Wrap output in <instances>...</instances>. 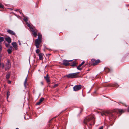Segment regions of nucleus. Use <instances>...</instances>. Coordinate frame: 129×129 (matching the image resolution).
Returning a JSON list of instances; mask_svg holds the SVG:
<instances>
[{
    "label": "nucleus",
    "mask_w": 129,
    "mask_h": 129,
    "mask_svg": "<svg viewBox=\"0 0 129 129\" xmlns=\"http://www.w3.org/2000/svg\"><path fill=\"white\" fill-rule=\"evenodd\" d=\"M5 45H6V47H8V44H5Z\"/></svg>",
    "instance_id": "c9c22d12"
},
{
    "label": "nucleus",
    "mask_w": 129,
    "mask_h": 129,
    "mask_svg": "<svg viewBox=\"0 0 129 129\" xmlns=\"http://www.w3.org/2000/svg\"><path fill=\"white\" fill-rule=\"evenodd\" d=\"M9 49L12 51L13 50V48L12 46H10L9 47Z\"/></svg>",
    "instance_id": "a878e982"
},
{
    "label": "nucleus",
    "mask_w": 129,
    "mask_h": 129,
    "mask_svg": "<svg viewBox=\"0 0 129 129\" xmlns=\"http://www.w3.org/2000/svg\"><path fill=\"white\" fill-rule=\"evenodd\" d=\"M26 24L27 26L29 27V28H30V27H31L30 24L28 23L27 22H26Z\"/></svg>",
    "instance_id": "6ab92c4d"
},
{
    "label": "nucleus",
    "mask_w": 129,
    "mask_h": 129,
    "mask_svg": "<svg viewBox=\"0 0 129 129\" xmlns=\"http://www.w3.org/2000/svg\"><path fill=\"white\" fill-rule=\"evenodd\" d=\"M85 63V62L84 61H83L80 64L78 67H77V69L80 70H82V69L80 68V67L83 64Z\"/></svg>",
    "instance_id": "6e6552de"
},
{
    "label": "nucleus",
    "mask_w": 129,
    "mask_h": 129,
    "mask_svg": "<svg viewBox=\"0 0 129 129\" xmlns=\"http://www.w3.org/2000/svg\"><path fill=\"white\" fill-rule=\"evenodd\" d=\"M0 8H3V6L1 4H0Z\"/></svg>",
    "instance_id": "cd10ccee"
},
{
    "label": "nucleus",
    "mask_w": 129,
    "mask_h": 129,
    "mask_svg": "<svg viewBox=\"0 0 129 129\" xmlns=\"http://www.w3.org/2000/svg\"><path fill=\"white\" fill-rule=\"evenodd\" d=\"M81 85H75L73 88V90L75 91H77L81 89Z\"/></svg>",
    "instance_id": "39448f33"
},
{
    "label": "nucleus",
    "mask_w": 129,
    "mask_h": 129,
    "mask_svg": "<svg viewBox=\"0 0 129 129\" xmlns=\"http://www.w3.org/2000/svg\"><path fill=\"white\" fill-rule=\"evenodd\" d=\"M39 57V59L42 60L43 59V56L44 55V54L41 53H40L38 55Z\"/></svg>",
    "instance_id": "1a4fd4ad"
},
{
    "label": "nucleus",
    "mask_w": 129,
    "mask_h": 129,
    "mask_svg": "<svg viewBox=\"0 0 129 129\" xmlns=\"http://www.w3.org/2000/svg\"><path fill=\"white\" fill-rule=\"evenodd\" d=\"M127 111L128 112H129V107H128V108Z\"/></svg>",
    "instance_id": "a19ab883"
},
{
    "label": "nucleus",
    "mask_w": 129,
    "mask_h": 129,
    "mask_svg": "<svg viewBox=\"0 0 129 129\" xmlns=\"http://www.w3.org/2000/svg\"><path fill=\"white\" fill-rule=\"evenodd\" d=\"M9 33L10 34L15 35V33L12 30L9 29Z\"/></svg>",
    "instance_id": "9d476101"
},
{
    "label": "nucleus",
    "mask_w": 129,
    "mask_h": 129,
    "mask_svg": "<svg viewBox=\"0 0 129 129\" xmlns=\"http://www.w3.org/2000/svg\"><path fill=\"white\" fill-rule=\"evenodd\" d=\"M79 74V72L71 73L64 76V77H67L69 78H75L77 77V75Z\"/></svg>",
    "instance_id": "f03ea898"
},
{
    "label": "nucleus",
    "mask_w": 129,
    "mask_h": 129,
    "mask_svg": "<svg viewBox=\"0 0 129 129\" xmlns=\"http://www.w3.org/2000/svg\"><path fill=\"white\" fill-rule=\"evenodd\" d=\"M92 64L94 66L97 65L98 63L100 62V60L99 59L95 60L94 59H92L91 60Z\"/></svg>",
    "instance_id": "20e7f679"
},
{
    "label": "nucleus",
    "mask_w": 129,
    "mask_h": 129,
    "mask_svg": "<svg viewBox=\"0 0 129 129\" xmlns=\"http://www.w3.org/2000/svg\"><path fill=\"white\" fill-rule=\"evenodd\" d=\"M0 129H2L0 127Z\"/></svg>",
    "instance_id": "09e8293b"
},
{
    "label": "nucleus",
    "mask_w": 129,
    "mask_h": 129,
    "mask_svg": "<svg viewBox=\"0 0 129 129\" xmlns=\"http://www.w3.org/2000/svg\"><path fill=\"white\" fill-rule=\"evenodd\" d=\"M51 55V54H46V55L47 56H48V55L49 56V55Z\"/></svg>",
    "instance_id": "4c0bfd02"
},
{
    "label": "nucleus",
    "mask_w": 129,
    "mask_h": 129,
    "mask_svg": "<svg viewBox=\"0 0 129 129\" xmlns=\"http://www.w3.org/2000/svg\"><path fill=\"white\" fill-rule=\"evenodd\" d=\"M102 114V115L103 116H104V115H106V114L105 113H102L101 114Z\"/></svg>",
    "instance_id": "f704fd0d"
},
{
    "label": "nucleus",
    "mask_w": 129,
    "mask_h": 129,
    "mask_svg": "<svg viewBox=\"0 0 129 129\" xmlns=\"http://www.w3.org/2000/svg\"><path fill=\"white\" fill-rule=\"evenodd\" d=\"M4 40V38L3 37H0V46H1L2 42Z\"/></svg>",
    "instance_id": "f8f14e48"
},
{
    "label": "nucleus",
    "mask_w": 129,
    "mask_h": 129,
    "mask_svg": "<svg viewBox=\"0 0 129 129\" xmlns=\"http://www.w3.org/2000/svg\"><path fill=\"white\" fill-rule=\"evenodd\" d=\"M7 31L8 32V30H7Z\"/></svg>",
    "instance_id": "de8ad7c7"
},
{
    "label": "nucleus",
    "mask_w": 129,
    "mask_h": 129,
    "mask_svg": "<svg viewBox=\"0 0 129 129\" xmlns=\"http://www.w3.org/2000/svg\"><path fill=\"white\" fill-rule=\"evenodd\" d=\"M7 51L8 52V49L7 50Z\"/></svg>",
    "instance_id": "a18cd8bd"
},
{
    "label": "nucleus",
    "mask_w": 129,
    "mask_h": 129,
    "mask_svg": "<svg viewBox=\"0 0 129 129\" xmlns=\"http://www.w3.org/2000/svg\"><path fill=\"white\" fill-rule=\"evenodd\" d=\"M118 112L119 113H120V114H121V113H123L124 112V111L122 110H120L119 109L118 110Z\"/></svg>",
    "instance_id": "2eb2a0df"
},
{
    "label": "nucleus",
    "mask_w": 129,
    "mask_h": 129,
    "mask_svg": "<svg viewBox=\"0 0 129 129\" xmlns=\"http://www.w3.org/2000/svg\"><path fill=\"white\" fill-rule=\"evenodd\" d=\"M33 35H34V36L35 37H37V34L36 31H34V32L33 33Z\"/></svg>",
    "instance_id": "f3484780"
},
{
    "label": "nucleus",
    "mask_w": 129,
    "mask_h": 129,
    "mask_svg": "<svg viewBox=\"0 0 129 129\" xmlns=\"http://www.w3.org/2000/svg\"><path fill=\"white\" fill-rule=\"evenodd\" d=\"M19 12L20 13V14H22V15H23L22 13H21V12H20V11H19Z\"/></svg>",
    "instance_id": "79ce46f5"
},
{
    "label": "nucleus",
    "mask_w": 129,
    "mask_h": 129,
    "mask_svg": "<svg viewBox=\"0 0 129 129\" xmlns=\"http://www.w3.org/2000/svg\"><path fill=\"white\" fill-rule=\"evenodd\" d=\"M8 63H9V62H8Z\"/></svg>",
    "instance_id": "8fccbe9b"
},
{
    "label": "nucleus",
    "mask_w": 129,
    "mask_h": 129,
    "mask_svg": "<svg viewBox=\"0 0 129 129\" xmlns=\"http://www.w3.org/2000/svg\"><path fill=\"white\" fill-rule=\"evenodd\" d=\"M12 52V51L11 50H9V54H10L11 53V52Z\"/></svg>",
    "instance_id": "c85d7f7f"
},
{
    "label": "nucleus",
    "mask_w": 129,
    "mask_h": 129,
    "mask_svg": "<svg viewBox=\"0 0 129 129\" xmlns=\"http://www.w3.org/2000/svg\"><path fill=\"white\" fill-rule=\"evenodd\" d=\"M107 113L108 114H109L110 116H111L112 117H113V114H111L110 113H109V112L108 111H107L106 112V113Z\"/></svg>",
    "instance_id": "a211bd4d"
},
{
    "label": "nucleus",
    "mask_w": 129,
    "mask_h": 129,
    "mask_svg": "<svg viewBox=\"0 0 129 129\" xmlns=\"http://www.w3.org/2000/svg\"><path fill=\"white\" fill-rule=\"evenodd\" d=\"M30 29L33 32H34L35 31V29L32 27H30Z\"/></svg>",
    "instance_id": "4be33fe9"
},
{
    "label": "nucleus",
    "mask_w": 129,
    "mask_h": 129,
    "mask_svg": "<svg viewBox=\"0 0 129 129\" xmlns=\"http://www.w3.org/2000/svg\"><path fill=\"white\" fill-rule=\"evenodd\" d=\"M8 9H10L8 8ZM10 9V10H11V9Z\"/></svg>",
    "instance_id": "49530a36"
},
{
    "label": "nucleus",
    "mask_w": 129,
    "mask_h": 129,
    "mask_svg": "<svg viewBox=\"0 0 129 129\" xmlns=\"http://www.w3.org/2000/svg\"><path fill=\"white\" fill-rule=\"evenodd\" d=\"M58 84H55L53 86V88H55L57 87V86H58Z\"/></svg>",
    "instance_id": "5701e85b"
},
{
    "label": "nucleus",
    "mask_w": 129,
    "mask_h": 129,
    "mask_svg": "<svg viewBox=\"0 0 129 129\" xmlns=\"http://www.w3.org/2000/svg\"><path fill=\"white\" fill-rule=\"evenodd\" d=\"M48 74H47V75H46V76H45L44 77V78H48Z\"/></svg>",
    "instance_id": "72a5a7b5"
},
{
    "label": "nucleus",
    "mask_w": 129,
    "mask_h": 129,
    "mask_svg": "<svg viewBox=\"0 0 129 129\" xmlns=\"http://www.w3.org/2000/svg\"><path fill=\"white\" fill-rule=\"evenodd\" d=\"M16 129H19L18 128H16Z\"/></svg>",
    "instance_id": "c03bdc74"
},
{
    "label": "nucleus",
    "mask_w": 129,
    "mask_h": 129,
    "mask_svg": "<svg viewBox=\"0 0 129 129\" xmlns=\"http://www.w3.org/2000/svg\"><path fill=\"white\" fill-rule=\"evenodd\" d=\"M45 79L46 81H47V82L48 83L50 82V79L49 78H44Z\"/></svg>",
    "instance_id": "dca6fc26"
},
{
    "label": "nucleus",
    "mask_w": 129,
    "mask_h": 129,
    "mask_svg": "<svg viewBox=\"0 0 129 129\" xmlns=\"http://www.w3.org/2000/svg\"><path fill=\"white\" fill-rule=\"evenodd\" d=\"M93 118H94V116L93 115H90L88 118H86L84 119V122L85 124H87V122H89L91 120L93 119Z\"/></svg>",
    "instance_id": "7ed1b4c3"
},
{
    "label": "nucleus",
    "mask_w": 129,
    "mask_h": 129,
    "mask_svg": "<svg viewBox=\"0 0 129 129\" xmlns=\"http://www.w3.org/2000/svg\"><path fill=\"white\" fill-rule=\"evenodd\" d=\"M6 77L7 78V79L8 78V76L7 75H6Z\"/></svg>",
    "instance_id": "37998d69"
},
{
    "label": "nucleus",
    "mask_w": 129,
    "mask_h": 129,
    "mask_svg": "<svg viewBox=\"0 0 129 129\" xmlns=\"http://www.w3.org/2000/svg\"><path fill=\"white\" fill-rule=\"evenodd\" d=\"M72 60H66L64 59L63 60L62 64L63 65L66 66H67L69 65V62L72 61Z\"/></svg>",
    "instance_id": "423d86ee"
},
{
    "label": "nucleus",
    "mask_w": 129,
    "mask_h": 129,
    "mask_svg": "<svg viewBox=\"0 0 129 129\" xmlns=\"http://www.w3.org/2000/svg\"><path fill=\"white\" fill-rule=\"evenodd\" d=\"M41 84H42V85H43V82H41Z\"/></svg>",
    "instance_id": "58836bf2"
},
{
    "label": "nucleus",
    "mask_w": 129,
    "mask_h": 129,
    "mask_svg": "<svg viewBox=\"0 0 129 129\" xmlns=\"http://www.w3.org/2000/svg\"><path fill=\"white\" fill-rule=\"evenodd\" d=\"M7 100L8 99V92H7Z\"/></svg>",
    "instance_id": "c756f323"
},
{
    "label": "nucleus",
    "mask_w": 129,
    "mask_h": 129,
    "mask_svg": "<svg viewBox=\"0 0 129 129\" xmlns=\"http://www.w3.org/2000/svg\"><path fill=\"white\" fill-rule=\"evenodd\" d=\"M76 62L75 61H74L73 62L72 64H71L70 66L73 67L75 66H76Z\"/></svg>",
    "instance_id": "ddd939ff"
},
{
    "label": "nucleus",
    "mask_w": 129,
    "mask_h": 129,
    "mask_svg": "<svg viewBox=\"0 0 129 129\" xmlns=\"http://www.w3.org/2000/svg\"><path fill=\"white\" fill-rule=\"evenodd\" d=\"M11 42V38L9 37V44Z\"/></svg>",
    "instance_id": "393cba45"
},
{
    "label": "nucleus",
    "mask_w": 129,
    "mask_h": 129,
    "mask_svg": "<svg viewBox=\"0 0 129 129\" xmlns=\"http://www.w3.org/2000/svg\"><path fill=\"white\" fill-rule=\"evenodd\" d=\"M5 40L7 42H8V38H5Z\"/></svg>",
    "instance_id": "2f4dec72"
},
{
    "label": "nucleus",
    "mask_w": 129,
    "mask_h": 129,
    "mask_svg": "<svg viewBox=\"0 0 129 129\" xmlns=\"http://www.w3.org/2000/svg\"><path fill=\"white\" fill-rule=\"evenodd\" d=\"M42 35L40 34H38V38L35 40V44L37 48H38L39 47V45L42 42Z\"/></svg>",
    "instance_id": "f257e3e1"
},
{
    "label": "nucleus",
    "mask_w": 129,
    "mask_h": 129,
    "mask_svg": "<svg viewBox=\"0 0 129 129\" xmlns=\"http://www.w3.org/2000/svg\"><path fill=\"white\" fill-rule=\"evenodd\" d=\"M12 45L15 50H17L18 49V46L16 42H13L12 43Z\"/></svg>",
    "instance_id": "0eeeda50"
},
{
    "label": "nucleus",
    "mask_w": 129,
    "mask_h": 129,
    "mask_svg": "<svg viewBox=\"0 0 129 129\" xmlns=\"http://www.w3.org/2000/svg\"><path fill=\"white\" fill-rule=\"evenodd\" d=\"M44 99L43 98H41L39 100V101L41 103L44 100Z\"/></svg>",
    "instance_id": "aec40b11"
},
{
    "label": "nucleus",
    "mask_w": 129,
    "mask_h": 129,
    "mask_svg": "<svg viewBox=\"0 0 129 129\" xmlns=\"http://www.w3.org/2000/svg\"><path fill=\"white\" fill-rule=\"evenodd\" d=\"M18 43H19V44L20 45H21V43H20V41H19H19H18Z\"/></svg>",
    "instance_id": "473e14b6"
},
{
    "label": "nucleus",
    "mask_w": 129,
    "mask_h": 129,
    "mask_svg": "<svg viewBox=\"0 0 129 129\" xmlns=\"http://www.w3.org/2000/svg\"><path fill=\"white\" fill-rule=\"evenodd\" d=\"M104 127L103 126L100 127L99 129H103Z\"/></svg>",
    "instance_id": "7c9ffc66"
},
{
    "label": "nucleus",
    "mask_w": 129,
    "mask_h": 129,
    "mask_svg": "<svg viewBox=\"0 0 129 129\" xmlns=\"http://www.w3.org/2000/svg\"><path fill=\"white\" fill-rule=\"evenodd\" d=\"M11 81H10L9 80V84L11 83Z\"/></svg>",
    "instance_id": "ea45409f"
},
{
    "label": "nucleus",
    "mask_w": 129,
    "mask_h": 129,
    "mask_svg": "<svg viewBox=\"0 0 129 129\" xmlns=\"http://www.w3.org/2000/svg\"><path fill=\"white\" fill-rule=\"evenodd\" d=\"M36 52L38 54L40 52V51L39 49H37L36 50Z\"/></svg>",
    "instance_id": "b1692460"
},
{
    "label": "nucleus",
    "mask_w": 129,
    "mask_h": 129,
    "mask_svg": "<svg viewBox=\"0 0 129 129\" xmlns=\"http://www.w3.org/2000/svg\"><path fill=\"white\" fill-rule=\"evenodd\" d=\"M2 50V46H0V52Z\"/></svg>",
    "instance_id": "e433bc0d"
},
{
    "label": "nucleus",
    "mask_w": 129,
    "mask_h": 129,
    "mask_svg": "<svg viewBox=\"0 0 129 129\" xmlns=\"http://www.w3.org/2000/svg\"><path fill=\"white\" fill-rule=\"evenodd\" d=\"M27 76L24 82V85L25 88L26 87Z\"/></svg>",
    "instance_id": "9b49d317"
},
{
    "label": "nucleus",
    "mask_w": 129,
    "mask_h": 129,
    "mask_svg": "<svg viewBox=\"0 0 129 129\" xmlns=\"http://www.w3.org/2000/svg\"><path fill=\"white\" fill-rule=\"evenodd\" d=\"M105 71L107 73L110 72V70L109 68H107L105 69Z\"/></svg>",
    "instance_id": "4468645a"
},
{
    "label": "nucleus",
    "mask_w": 129,
    "mask_h": 129,
    "mask_svg": "<svg viewBox=\"0 0 129 129\" xmlns=\"http://www.w3.org/2000/svg\"><path fill=\"white\" fill-rule=\"evenodd\" d=\"M41 103L39 101V102L37 103L36 104V105H39L40 104H41Z\"/></svg>",
    "instance_id": "bb28decb"
},
{
    "label": "nucleus",
    "mask_w": 129,
    "mask_h": 129,
    "mask_svg": "<svg viewBox=\"0 0 129 129\" xmlns=\"http://www.w3.org/2000/svg\"><path fill=\"white\" fill-rule=\"evenodd\" d=\"M24 20L26 22H27V21H28V18L26 17H24Z\"/></svg>",
    "instance_id": "412c9836"
}]
</instances>
